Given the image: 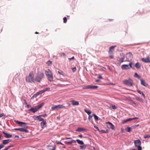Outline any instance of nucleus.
I'll return each mask as SVG.
<instances>
[{
  "mask_svg": "<svg viewBox=\"0 0 150 150\" xmlns=\"http://www.w3.org/2000/svg\"><path fill=\"white\" fill-rule=\"evenodd\" d=\"M34 74L33 72H30L28 76L26 77V81L29 83L35 82L34 81Z\"/></svg>",
  "mask_w": 150,
  "mask_h": 150,
  "instance_id": "obj_1",
  "label": "nucleus"
},
{
  "mask_svg": "<svg viewBox=\"0 0 150 150\" xmlns=\"http://www.w3.org/2000/svg\"><path fill=\"white\" fill-rule=\"evenodd\" d=\"M44 76V73L43 72L38 73L35 78V81L39 83L40 82Z\"/></svg>",
  "mask_w": 150,
  "mask_h": 150,
  "instance_id": "obj_2",
  "label": "nucleus"
},
{
  "mask_svg": "<svg viewBox=\"0 0 150 150\" xmlns=\"http://www.w3.org/2000/svg\"><path fill=\"white\" fill-rule=\"evenodd\" d=\"M123 83L125 85L131 87L133 85V81L131 79H128L124 80L123 82Z\"/></svg>",
  "mask_w": 150,
  "mask_h": 150,
  "instance_id": "obj_3",
  "label": "nucleus"
},
{
  "mask_svg": "<svg viewBox=\"0 0 150 150\" xmlns=\"http://www.w3.org/2000/svg\"><path fill=\"white\" fill-rule=\"evenodd\" d=\"M63 108L67 109V108L62 105H54L51 107V109L53 110H57L59 109Z\"/></svg>",
  "mask_w": 150,
  "mask_h": 150,
  "instance_id": "obj_4",
  "label": "nucleus"
},
{
  "mask_svg": "<svg viewBox=\"0 0 150 150\" xmlns=\"http://www.w3.org/2000/svg\"><path fill=\"white\" fill-rule=\"evenodd\" d=\"M27 124H23L21 125H19L20 126H21L23 127L22 128H20V131L22 132H28V130L27 129V128L26 127Z\"/></svg>",
  "mask_w": 150,
  "mask_h": 150,
  "instance_id": "obj_5",
  "label": "nucleus"
},
{
  "mask_svg": "<svg viewBox=\"0 0 150 150\" xmlns=\"http://www.w3.org/2000/svg\"><path fill=\"white\" fill-rule=\"evenodd\" d=\"M98 87V86L96 85H88L86 86V88L87 89H96Z\"/></svg>",
  "mask_w": 150,
  "mask_h": 150,
  "instance_id": "obj_6",
  "label": "nucleus"
},
{
  "mask_svg": "<svg viewBox=\"0 0 150 150\" xmlns=\"http://www.w3.org/2000/svg\"><path fill=\"white\" fill-rule=\"evenodd\" d=\"M126 57L128 60H131L132 58V53L130 52L127 53L126 55Z\"/></svg>",
  "mask_w": 150,
  "mask_h": 150,
  "instance_id": "obj_7",
  "label": "nucleus"
},
{
  "mask_svg": "<svg viewBox=\"0 0 150 150\" xmlns=\"http://www.w3.org/2000/svg\"><path fill=\"white\" fill-rule=\"evenodd\" d=\"M46 76L48 80L49 81L51 82L53 81V76L52 73L50 74H49V75H47Z\"/></svg>",
  "mask_w": 150,
  "mask_h": 150,
  "instance_id": "obj_8",
  "label": "nucleus"
},
{
  "mask_svg": "<svg viewBox=\"0 0 150 150\" xmlns=\"http://www.w3.org/2000/svg\"><path fill=\"white\" fill-rule=\"evenodd\" d=\"M134 144L136 146L138 147L141 146V142L140 140H136L134 142Z\"/></svg>",
  "mask_w": 150,
  "mask_h": 150,
  "instance_id": "obj_9",
  "label": "nucleus"
},
{
  "mask_svg": "<svg viewBox=\"0 0 150 150\" xmlns=\"http://www.w3.org/2000/svg\"><path fill=\"white\" fill-rule=\"evenodd\" d=\"M142 60L144 62L146 63H150V59L149 57H147L146 58H142Z\"/></svg>",
  "mask_w": 150,
  "mask_h": 150,
  "instance_id": "obj_10",
  "label": "nucleus"
},
{
  "mask_svg": "<svg viewBox=\"0 0 150 150\" xmlns=\"http://www.w3.org/2000/svg\"><path fill=\"white\" fill-rule=\"evenodd\" d=\"M121 68L123 70H126L129 69L128 64H123L121 66Z\"/></svg>",
  "mask_w": 150,
  "mask_h": 150,
  "instance_id": "obj_11",
  "label": "nucleus"
},
{
  "mask_svg": "<svg viewBox=\"0 0 150 150\" xmlns=\"http://www.w3.org/2000/svg\"><path fill=\"white\" fill-rule=\"evenodd\" d=\"M3 133L5 135V137L6 138H10L12 137V135L11 134H8L7 133L5 132L4 131L3 132Z\"/></svg>",
  "mask_w": 150,
  "mask_h": 150,
  "instance_id": "obj_12",
  "label": "nucleus"
},
{
  "mask_svg": "<svg viewBox=\"0 0 150 150\" xmlns=\"http://www.w3.org/2000/svg\"><path fill=\"white\" fill-rule=\"evenodd\" d=\"M47 147H49V149L50 150H55L56 149V146L54 145V146L52 145H48L47 146Z\"/></svg>",
  "mask_w": 150,
  "mask_h": 150,
  "instance_id": "obj_13",
  "label": "nucleus"
},
{
  "mask_svg": "<svg viewBox=\"0 0 150 150\" xmlns=\"http://www.w3.org/2000/svg\"><path fill=\"white\" fill-rule=\"evenodd\" d=\"M11 141V139L4 140L3 141V143L4 145H5L8 144Z\"/></svg>",
  "mask_w": 150,
  "mask_h": 150,
  "instance_id": "obj_14",
  "label": "nucleus"
},
{
  "mask_svg": "<svg viewBox=\"0 0 150 150\" xmlns=\"http://www.w3.org/2000/svg\"><path fill=\"white\" fill-rule=\"evenodd\" d=\"M72 104L73 105H78L79 104V103L78 101H75L74 100H71Z\"/></svg>",
  "mask_w": 150,
  "mask_h": 150,
  "instance_id": "obj_15",
  "label": "nucleus"
},
{
  "mask_svg": "<svg viewBox=\"0 0 150 150\" xmlns=\"http://www.w3.org/2000/svg\"><path fill=\"white\" fill-rule=\"evenodd\" d=\"M141 81V85L145 86H147L148 84H147L144 81L143 79H141L140 80Z\"/></svg>",
  "mask_w": 150,
  "mask_h": 150,
  "instance_id": "obj_16",
  "label": "nucleus"
},
{
  "mask_svg": "<svg viewBox=\"0 0 150 150\" xmlns=\"http://www.w3.org/2000/svg\"><path fill=\"white\" fill-rule=\"evenodd\" d=\"M134 66L138 69H141V65L139 63L137 62L135 64Z\"/></svg>",
  "mask_w": 150,
  "mask_h": 150,
  "instance_id": "obj_17",
  "label": "nucleus"
},
{
  "mask_svg": "<svg viewBox=\"0 0 150 150\" xmlns=\"http://www.w3.org/2000/svg\"><path fill=\"white\" fill-rule=\"evenodd\" d=\"M29 111H32L33 112L35 113L38 111V110L35 107V108L33 107L31 108L30 109H29Z\"/></svg>",
  "mask_w": 150,
  "mask_h": 150,
  "instance_id": "obj_18",
  "label": "nucleus"
},
{
  "mask_svg": "<svg viewBox=\"0 0 150 150\" xmlns=\"http://www.w3.org/2000/svg\"><path fill=\"white\" fill-rule=\"evenodd\" d=\"M52 72L49 69H48L45 71V74L46 76L49 75V74L52 73Z\"/></svg>",
  "mask_w": 150,
  "mask_h": 150,
  "instance_id": "obj_19",
  "label": "nucleus"
},
{
  "mask_svg": "<svg viewBox=\"0 0 150 150\" xmlns=\"http://www.w3.org/2000/svg\"><path fill=\"white\" fill-rule=\"evenodd\" d=\"M85 130V129L83 128L78 127L76 130V131L79 132H81Z\"/></svg>",
  "mask_w": 150,
  "mask_h": 150,
  "instance_id": "obj_20",
  "label": "nucleus"
},
{
  "mask_svg": "<svg viewBox=\"0 0 150 150\" xmlns=\"http://www.w3.org/2000/svg\"><path fill=\"white\" fill-rule=\"evenodd\" d=\"M44 105V103H41L40 105H38L36 107V108L38 110L40 108L42 107V106Z\"/></svg>",
  "mask_w": 150,
  "mask_h": 150,
  "instance_id": "obj_21",
  "label": "nucleus"
},
{
  "mask_svg": "<svg viewBox=\"0 0 150 150\" xmlns=\"http://www.w3.org/2000/svg\"><path fill=\"white\" fill-rule=\"evenodd\" d=\"M75 140L76 142V141L79 144L81 145H83L84 144V143L82 140H80L79 139H77Z\"/></svg>",
  "mask_w": 150,
  "mask_h": 150,
  "instance_id": "obj_22",
  "label": "nucleus"
},
{
  "mask_svg": "<svg viewBox=\"0 0 150 150\" xmlns=\"http://www.w3.org/2000/svg\"><path fill=\"white\" fill-rule=\"evenodd\" d=\"M132 120V118H129L126 120H123L122 123H125L127 122L131 121Z\"/></svg>",
  "mask_w": 150,
  "mask_h": 150,
  "instance_id": "obj_23",
  "label": "nucleus"
},
{
  "mask_svg": "<svg viewBox=\"0 0 150 150\" xmlns=\"http://www.w3.org/2000/svg\"><path fill=\"white\" fill-rule=\"evenodd\" d=\"M14 122L16 123H17L18 124H22V125H23V124H27V123H25V122H20V121H19L18 120H14Z\"/></svg>",
  "mask_w": 150,
  "mask_h": 150,
  "instance_id": "obj_24",
  "label": "nucleus"
},
{
  "mask_svg": "<svg viewBox=\"0 0 150 150\" xmlns=\"http://www.w3.org/2000/svg\"><path fill=\"white\" fill-rule=\"evenodd\" d=\"M46 121H42V122L40 123V125L41 127H42V128H43L44 127V125H46Z\"/></svg>",
  "mask_w": 150,
  "mask_h": 150,
  "instance_id": "obj_25",
  "label": "nucleus"
},
{
  "mask_svg": "<svg viewBox=\"0 0 150 150\" xmlns=\"http://www.w3.org/2000/svg\"><path fill=\"white\" fill-rule=\"evenodd\" d=\"M136 100L138 101H140L142 102H144V100L140 97H137L136 98Z\"/></svg>",
  "mask_w": 150,
  "mask_h": 150,
  "instance_id": "obj_26",
  "label": "nucleus"
},
{
  "mask_svg": "<svg viewBox=\"0 0 150 150\" xmlns=\"http://www.w3.org/2000/svg\"><path fill=\"white\" fill-rule=\"evenodd\" d=\"M137 92L139 93L142 94V95L143 96L144 98H146L145 96V95L144 94V93L142 92L140 90H138L137 91Z\"/></svg>",
  "mask_w": 150,
  "mask_h": 150,
  "instance_id": "obj_27",
  "label": "nucleus"
},
{
  "mask_svg": "<svg viewBox=\"0 0 150 150\" xmlns=\"http://www.w3.org/2000/svg\"><path fill=\"white\" fill-rule=\"evenodd\" d=\"M110 108L115 110L117 108V107L115 105H110Z\"/></svg>",
  "mask_w": 150,
  "mask_h": 150,
  "instance_id": "obj_28",
  "label": "nucleus"
},
{
  "mask_svg": "<svg viewBox=\"0 0 150 150\" xmlns=\"http://www.w3.org/2000/svg\"><path fill=\"white\" fill-rule=\"evenodd\" d=\"M67 142L68 144H75L76 143V140H73L71 141H68Z\"/></svg>",
  "mask_w": 150,
  "mask_h": 150,
  "instance_id": "obj_29",
  "label": "nucleus"
},
{
  "mask_svg": "<svg viewBox=\"0 0 150 150\" xmlns=\"http://www.w3.org/2000/svg\"><path fill=\"white\" fill-rule=\"evenodd\" d=\"M125 58V57H122L120 59H118L117 60L119 62L122 63L124 62Z\"/></svg>",
  "mask_w": 150,
  "mask_h": 150,
  "instance_id": "obj_30",
  "label": "nucleus"
},
{
  "mask_svg": "<svg viewBox=\"0 0 150 150\" xmlns=\"http://www.w3.org/2000/svg\"><path fill=\"white\" fill-rule=\"evenodd\" d=\"M84 110L88 115H90L91 113V111L87 109H85Z\"/></svg>",
  "mask_w": 150,
  "mask_h": 150,
  "instance_id": "obj_31",
  "label": "nucleus"
},
{
  "mask_svg": "<svg viewBox=\"0 0 150 150\" xmlns=\"http://www.w3.org/2000/svg\"><path fill=\"white\" fill-rule=\"evenodd\" d=\"M93 116H94V119L95 120H99L98 119V117L95 114L93 113Z\"/></svg>",
  "mask_w": 150,
  "mask_h": 150,
  "instance_id": "obj_32",
  "label": "nucleus"
},
{
  "mask_svg": "<svg viewBox=\"0 0 150 150\" xmlns=\"http://www.w3.org/2000/svg\"><path fill=\"white\" fill-rule=\"evenodd\" d=\"M79 147L80 149L82 150H84L86 148V145H84L83 146H80Z\"/></svg>",
  "mask_w": 150,
  "mask_h": 150,
  "instance_id": "obj_33",
  "label": "nucleus"
},
{
  "mask_svg": "<svg viewBox=\"0 0 150 150\" xmlns=\"http://www.w3.org/2000/svg\"><path fill=\"white\" fill-rule=\"evenodd\" d=\"M39 116H40V117H39L38 118V120L40 121H44V120L43 118H42V115H39Z\"/></svg>",
  "mask_w": 150,
  "mask_h": 150,
  "instance_id": "obj_34",
  "label": "nucleus"
},
{
  "mask_svg": "<svg viewBox=\"0 0 150 150\" xmlns=\"http://www.w3.org/2000/svg\"><path fill=\"white\" fill-rule=\"evenodd\" d=\"M109 125V127L112 129H114L115 127L114 125L111 123Z\"/></svg>",
  "mask_w": 150,
  "mask_h": 150,
  "instance_id": "obj_35",
  "label": "nucleus"
},
{
  "mask_svg": "<svg viewBox=\"0 0 150 150\" xmlns=\"http://www.w3.org/2000/svg\"><path fill=\"white\" fill-rule=\"evenodd\" d=\"M125 130L127 131L128 132H129L131 131V128L130 127H127L126 128Z\"/></svg>",
  "mask_w": 150,
  "mask_h": 150,
  "instance_id": "obj_36",
  "label": "nucleus"
},
{
  "mask_svg": "<svg viewBox=\"0 0 150 150\" xmlns=\"http://www.w3.org/2000/svg\"><path fill=\"white\" fill-rule=\"evenodd\" d=\"M13 145H11L9 146H8L7 147H6L4 149L5 150H8L11 147H13Z\"/></svg>",
  "mask_w": 150,
  "mask_h": 150,
  "instance_id": "obj_37",
  "label": "nucleus"
},
{
  "mask_svg": "<svg viewBox=\"0 0 150 150\" xmlns=\"http://www.w3.org/2000/svg\"><path fill=\"white\" fill-rule=\"evenodd\" d=\"M144 138L145 139L150 138V134L145 135L144 136Z\"/></svg>",
  "mask_w": 150,
  "mask_h": 150,
  "instance_id": "obj_38",
  "label": "nucleus"
},
{
  "mask_svg": "<svg viewBox=\"0 0 150 150\" xmlns=\"http://www.w3.org/2000/svg\"><path fill=\"white\" fill-rule=\"evenodd\" d=\"M132 62H130V63L129 64H128V65L129 66V69H130V68H132V69H134V68H133L132 66Z\"/></svg>",
  "mask_w": 150,
  "mask_h": 150,
  "instance_id": "obj_39",
  "label": "nucleus"
},
{
  "mask_svg": "<svg viewBox=\"0 0 150 150\" xmlns=\"http://www.w3.org/2000/svg\"><path fill=\"white\" fill-rule=\"evenodd\" d=\"M93 116V114L91 115H89L88 117V119L89 121L92 119V116Z\"/></svg>",
  "mask_w": 150,
  "mask_h": 150,
  "instance_id": "obj_40",
  "label": "nucleus"
},
{
  "mask_svg": "<svg viewBox=\"0 0 150 150\" xmlns=\"http://www.w3.org/2000/svg\"><path fill=\"white\" fill-rule=\"evenodd\" d=\"M115 47H116V46H112L110 47L109 51V53H110V52L111 49H114Z\"/></svg>",
  "mask_w": 150,
  "mask_h": 150,
  "instance_id": "obj_41",
  "label": "nucleus"
},
{
  "mask_svg": "<svg viewBox=\"0 0 150 150\" xmlns=\"http://www.w3.org/2000/svg\"><path fill=\"white\" fill-rule=\"evenodd\" d=\"M39 95L38 92H37L34 95V97H35V98H36Z\"/></svg>",
  "mask_w": 150,
  "mask_h": 150,
  "instance_id": "obj_42",
  "label": "nucleus"
},
{
  "mask_svg": "<svg viewBox=\"0 0 150 150\" xmlns=\"http://www.w3.org/2000/svg\"><path fill=\"white\" fill-rule=\"evenodd\" d=\"M44 90V92L46 91H50V88H45V89H43Z\"/></svg>",
  "mask_w": 150,
  "mask_h": 150,
  "instance_id": "obj_43",
  "label": "nucleus"
},
{
  "mask_svg": "<svg viewBox=\"0 0 150 150\" xmlns=\"http://www.w3.org/2000/svg\"><path fill=\"white\" fill-rule=\"evenodd\" d=\"M46 63L48 65H49L52 64V62L51 61L49 60L47 62H46Z\"/></svg>",
  "mask_w": 150,
  "mask_h": 150,
  "instance_id": "obj_44",
  "label": "nucleus"
},
{
  "mask_svg": "<svg viewBox=\"0 0 150 150\" xmlns=\"http://www.w3.org/2000/svg\"><path fill=\"white\" fill-rule=\"evenodd\" d=\"M4 144H3H3H0V150L1 149H2V148H3V147H4Z\"/></svg>",
  "mask_w": 150,
  "mask_h": 150,
  "instance_id": "obj_45",
  "label": "nucleus"
},
{
  "mask_svg": "<svg viewBox=\"0 0 150 150\" xmlns=\"http://www.w3.org/2000/svg\"><path fill=\"white\" fill-rule=\"evenodd\" d=\"M40 117V116H39V115L38 116H34L33 117V118L35 120H36V118H38H38Z\"/></svg>",
  "mask_w": 150,
  "mask_h": 150,
  "instance_id": "obj_46",
  "label": "nucleus"
},
{
  "mask_svg": "<svg viewBox=\"0 0 150 150\" xmlns=\"http://www.w3.org/2000/svg\"><path fill=\"white\" fill-rule=\"evenodd\" d=\"M64 23H65L67 21V18L66 17H64L63 18Z\"/></svg>",
  "mask_w": 150,
  "mask_h": 150,
  "instance_id": "obj_47",
  "label": "nucleus"
},
{
  "mask_svg": "<svg viewBox=\"0 0 150 150\" xmlns=\"http://www.w3.org/2000/svg\"><path fill=\"white\" fill-rule=\"evenodd\" d=\"M134 77H137L138 78H139L140 76L138 75V74L137 73H135L134 75Z\"/></svg>",
  "mask_w": 150,
  "mask_h": 150,
  "instance_id": "obj_48",
  "label": "nucleus"
},
{
  "mask_svg": "<svg viewBox=\"0 0 150 150\" xmlns=\"http://www.w3.org/2000/svg\"><path fill=\"white\" fill-rule=\"evenodd\" d=\"M44 92V90H41V91H40L39 92H38L39 95L40 94H42Z\"/></svg>",
  "mask_w": 150,
  "mask_h": 150,
  "instance_id": "obj_49",
  "label": "nucleus"
},
{
  "mask_svg": "<svg viewBox=\"0 0 150 150\" xmlns=\"http://www.w3.org/2000/svg\"><path fill=\"white\" fill-rule=\"evenodd\" d=\"M58 72L60 74H61V75H63V72L62 71H58Z\"/></svg>",
  "mask_w": 150,
  "mask_h": 150,
  "instance_id": "obj_50",
  "label": "nucleus"
},
{
  "mask_svg": "<svg viewBox=\"0 0 150 150\" xmlns=\"http://www.w3.org/2000/svg\"><path fill=\"white\" fill-rule=\"evenodd\" d=\"M138 148V150H142V148L141 146L137 147Z\"/></svg>",
  "mask_w": 150,
  "mask_h": 150,
  "instance_id": "obj_51",
  "label": "nucleus"
},
{
  "mask_svg": "<svg viewBox=\"0 0 150 150\" xmlns=\"http://www.w3.org/2000/svg\"><path fill=\"white\" fill-rule=\"evenodd\" d=\"M76 70V67H74L72 69V71L73 72L75 71Z\"/></svg>",
  "mask_w": 150,
  "mask_h": 150,
  "instance_id": "obj_52",
  "label": "nucleus"
},
{
  "mask_svg": "<svg viewBox=\"0 0 150 150\" xmlns=\"http://www.w3.org/2000/svg\"><path fill=\"white\" fill-rule=\"evenodd\" d=\"M139 126V125H134L133 126V127L134 128H136L137 127H138Z\"/></svg>",
  "mask_w": 150,
  "mask_h": 150,
  "instance_id": "obj_53",
  "label": "nucleus"
},
{
  "mask_svg": "<svg viewBox=\"0 0 150 150\" xmlns=\"http://www.w3.org/2000/svg\"><path fill=\"white\" fill-rule=\"evenodd\" d=\"M120 55L122 56V57H125V54L123 53H121L120 54Z\"/></svg>",
  "mask_w": 150,
  "mask_h": 150,
  "instance_id": "obj_54",
  "label": "nucleus"
},
{
  "mask_svg": "<svg viewBox=\"0 0 150 150\" xmlns=\"http://www.w3.org/2000/svg\"><path fill=\"white\" fill-rule=\"evenodd\" d=\"M94 127L95 128H96V129H97L98 131H100V130H99V128H98V127L96 126H94Z\"/></svg>",
  "mask_w": 150,
  "mask_h": 150,
  "instance_id": "obj_55",
  "label": "nucleus"
},
{
  "mask_svg": "<svg viewBox=\"0 0 150 150\" xmlns=\"http://www.w3.org/2000/svg\"><path fill=\"white\" fill-rule=\"evenodd\" d=\"M100 132H101L102 133H105V130H100V131H99Z\"/></svg>",
  "mask_w": 150,
  "mask_h": 150,
  "instance_id": "obj_56",
  "label": "nucleus"
},
{
  "mask_svg": "<svg viewBox=\"0 0 150 150\" xmlns=\"http://www.w3.org/2000/svg\"><path fill=\"white\" fill-rule=\"evenodd\" d=\"M4 115V114L3 113L0 114V118L1 117H3Z\"/></svg>",
  "mask_w": 150,
  "mask_h": 150,
  "instance_id": "obj_57",
  "label": "nucleus"
},
{
  "mask_svg": "<svg viewBox=\"0 0 150 150\" xmlns=\"http://www.w3.org/2000/svg\"><path fill=\"white\" fill-rule=\"evenodd\" d=\"M42 115V117H45L47 115L46 114H44L43 115Z\"/></svg>",
  "mask_w": 150,
  "mask_h": 150,
  "instance_id": "obj_58",
  "label": "nucleus"
},
{
  "mask_svg": "<svg viewBox=\"0 0 150 150\" xmlns=\"http://www.w3.org/2000/svg\"><path fill=\"white\" fill-rule=\"evenodd\" d=\"M57 144H61V145H64L63 144H62V143L60 142H57Z\"/></svg>",
  "mask_w": 150,
  "mask_h": 150,
  "instance_id": "obj_59",
  "label": "nucleus"
},
{
  "mask_svg": "<svg viewBox=\"0 0 150 150\" xmlns=\"http://www.w3.org/2000/svg\"><path fill=\"white\" fill-rule=\"evenodd\" d=\"M20 128H15L14 129V130H16L20 131Z\"/></svg>",
  "mask_w": 150,
  "mask_h": 150,
  "instance_id": "obj_60",
  "label": "nucleus"
},
{
  "mask_svg": "<svg viewBox=\"0 0 150 150\" xmlns=\"http://www.w3.org/2000/svg\"><path fill=\"white\" fill-rule=\"evenodd\" d=\"M102 76L101 75H100L98 76V78L99 79H100L101 78H102Z\"/></svg>",
  "mask_w": 150,
  "mask_h": 150,
  "instance_id": "obj_61",
  "label": "nucleus"
},
{
  "mask_svg": "<svg viewBox=\"0 0 150 150\" xmlns=\"http://www.w3.org/2000/svg\"><path fill=\"white\" fill-rule=\"evenodd\" d=\"M121 132L122 133L124 132V129H123L122 128H121Z\"/></svg>",
  "mask_w": 150,
  "mask_h": 150,
  "instance_id": "obj_62",
  "label": "nucleus"
},
{
  "mask_svg": "<svg viewBox=\"0 0 150 150\" xmlns=\"http://www.w3.org/2000/svg\"><path fill=\"white\" fill-rule=\"evenodd\" d=\"M105 133H108L109 132V130L108 129H106V130H105Z\"/></svg>",
  "mask_w": 150,
  "mask_h": 150,
  "instance_id": "obj_63",
  "label": "nucleus"
},
{
  "mask_svg": "<svg viewBox=\"0 0 150 150\" xmlns=\"http://www.w3.org/2000/svg\"><path fill=\"white\" fill-rule=\"evenodd\" d=\"M74 56H73L71 58H69V59L70 60H71L72 59H74Z\"/></svg>",
  "mask_w": 150,
  "mask_h": 150,
  "instance_id": "obj_64",
  "label": "nucleus"
}]
</instances>
